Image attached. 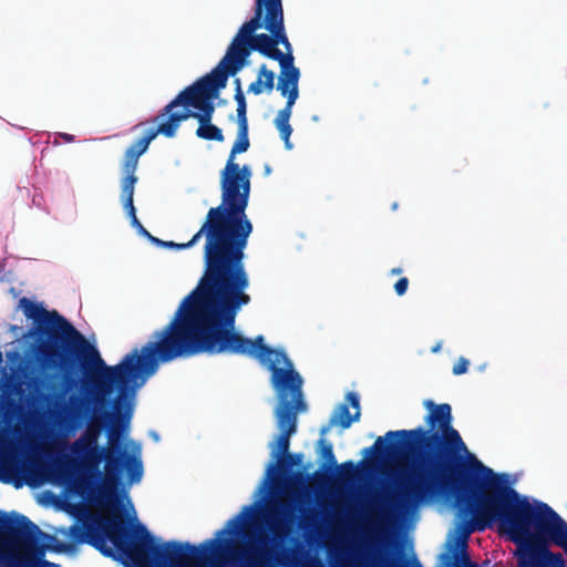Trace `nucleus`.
Wrapping results in <instances>:
<instances>
[{"label": "nucleus", "instance_id": "nucleus-14", "mask_svg": "<svg viewBox=\"0 0 567 567\" xmlns=\"http://www.w3.org/2000/svg\"><path fill=\"white\" fill-rule=\"evenodd\" d=\"M268 536L260 535L256 544H250L244 555L245 567H271L274 550Z\"/></svg>", "mask_w": 567, "mask_h": 567}, {"label": "nucleus", "instance_id": "nucleus-26", "mask_svg": "<svg viewBox=\"0 0 567 567\" xmlns=\"http://www.w3.org/2000/svg\"><path fill=\"white\" fill-rule=\"evenodd\" d=\"M97 419V410H94L93 414V421L89 423L86 430L81 435L83 439L91 441L95 444H99V436L101 434V426L99 424H95V420Z\"/></svg>", "mask_w": 567, "mask_h": 567}, {"label": "nucleus", "instance_id": "nucleus-3", "mask_svg": "<svg viewBox=\"0 0 567 567\" xmlns=\"http://www.w3.org/2000/svg\"><path fill=\"white\" fill-rule=\"evenodd\" d=\"M250 301V296H246L181 303L182 358L198 353L245 355L256 359L271 372V384L278 392L275 415L280 431L271 455L278 462L289 454L290 437L297 431V415L307 408L302 398V379L285 350L267 346L261 334L250 339L235 330L238 312Z\"/></svg>", "mask_w": 567, "mask_h": 567}, {"label": "nucleus", "instance_id": "nucleus-22", "mask_svg": "<svg viewBox=\"0 0 567 567\" xmlns=\"http://www.w3.org/2000/svg\"><path fill=\"white\" fill-rule=\"evenodd\" d=\"M199 126L196 130V136L206 141L223 142V131L212 123V121L198 122Z\"/></svg>", "mask_w": 567, "mask_h": 567}, {"label": "nucleus", "instance_id": "nucleus-28", "mask_svg": "<svg viewBox=\"0 0 567 567\" xmlns=\"http://www.w3.org/2000/svg\"><path fill=\"white\" fill-rule=\"evenodd\" d=\"M123 207L126 210L128 217L131 218V223L134 227L142 228V224L136 217V210L134 207L133 198L123 199Z\"/></svg>", "mask_w": 567, "mask_h": 567}, {"label": "nucleus", "instance_id": "nucleus-19", "mask_svg": "<svg viewBox=\"0 0 567 567\" xmlns=\"http://www.w3.org/2000/svg\"><path fill=\"white\" fill-rule=\"evenodd\" d=\"M274 84L275 73L262 64L259 69L257 80L249 84L248 92L254 93L255 95L261 94L264 90L270 92L274 89Z\"/></svg>", "mask_w": 567, "mask_h": 567}, {"label": "nucleus", "instance_id": "nucleus-4", "mask_svg": "<svg viewBox=\"0 0 567 567\" xmlns=\"http://www.w3.org/2000/svg\"><path fill=\"white\" fill-rule=\"evenodd\" d=\"M249 128H238L225 168L220 173L221 203L209 208L206 220L192 237L196 244L205 236L204 274L182 303L193 305L249 296V276L244 258L252 224L246 215L251 169L235 163L237 154L250 146Z\"/></svg>", "mask_w": 567, "mask_h": 567}, {"label": "nucleus", "instance_id": "nucleus-11", "mask_svg": "<svg viewBox=\"0 0 567 567\" xmlns=\"http://www.w3.org/2000/svg\"><path fill=\"white\" fill-rule=\"evenodd\" d=\"M163 127L164 125L161 123L156 130H148L144 136L138 138L125 151L124 159L122 163V172L124 175H135L140 156H142L147 151L151 142L158 134L171 137L168 132L164 131Z\"/></svg>", "mask_w": 567, "mask_h": 567}, {"label": "nucleus", "instance_id": "nucleus-20", "mask_svg": "<svg viewBox=\"0 0 567 567\" xmlns=\"http://www.w3.org/2000/svg\"><path fill=\"white\" fill-rule=\"evenodd\" d=\"M302 462V454H287L281 457L276 464H270L268 466V475L275 474H286L290 471L292 466L299 465Z\"/></svg>", "mask_w": 567, "mask_h": 567}, {"label": "nucleus", "instance_id": "nucleus-21", "mask_svg": "<svg viewBox=\"0 0 567 567\" xmlns=\"http://www.w3.org/2000/svg\"><path fill=\"white\" fill-rule=\"evenodd\" d=\"M235 83H236L235 101L237 103V116H236L237 127L238 128H249L248 127V118H247V103H246L245 95L241 91L240 80L236 79Z\"/></svg>", "mask_w": 567, "mask_h": 567}, {"label": "nucleus", "instance_id": "nucleus-9", "mask_svg": "<svg viewBox=\"0 0 567 567\" xmlns=\"http://www.w3.org/2000/svg\"><path fill=\"white\" fill-rule=\"evenodd\" d=\"M299 78L300 71L293 65V62H286L280 65L277 90L284 97H287V102L284 109L277 113L274 124L279 131L280 137L287 150L292 148V144L290 142L292 127L289 121L292 114V106L299 97Z\"/></svg>", "mask_w": 567, "mask_h": 567}, {"label": "nucleus", "instance_id": "nucleus-6", "mask_svg": "<svg viewBox=\"0 0 567 567\" xmlns=\"http://www.w3.org/2000/svg\"><path fill=\"white\" fill-rule=\"evenodd\" d=\"M498 523L517 545L519 567H567V522L548 504L520 497L478 519H467L465 537Z\"/></svg>", "mask_w": 567, "mask_h": 567}, {"label": "nucleus", "instance_id": "nucleus-42", "mask_svg": "<svg viewBox=\"0 0 567 567\" xmlns=\"http://www.w3.org/2000/svg\"><path fill=\"white\" fill-rule=\"evenodd\" d=\"M266 173H270V167L266 166Z\"/></svg>", "mask_w": 567, "mask_h": 567}, {"label": "nucleus", "instance_id": "nucleus-34", "mask_svg": "<svg viewBox=\"0 0 567 567\" xmlns=\"http://www.w3.org/2000/svg\"><path fill=\"white\" fill-rule=\"evenodd\" d=\"M339 468L343 471L342 475L344 477H350L355 473V464L352 461H347L342 463Z\"/></svg>", "mask_w": 567, "mask_h": 567}, {"label": "nucleus", "instance_id": "nucleus-10", "mask_svg": "<svg viewBox=\"0 0 567 567\" xmlns=\"http://www.w3.org/2000/svg\"><path fill=\"white\" fill-rule=\"evenodd\" d=\"M252 41L254 51L276 60L279 65L286 62H293L292 48L289 38H246Z\"/></svg>", "mask_w": 567, "mask_h": 567}, {"label": "nucleus", "instance_id": "nucleus-38", "mask_svg": "<svg viewBox=\"0 0 567 567\" xmlns=\"http://www.w3.org/2000/svg\"><path fill=\"white\" fill-rule=\"evenodd\" d=\"M56 472L60 476H63L65 474V471L62 468V466H58Z\"/></svg>", "mask_w": 567, "mask_h": 567}, {"label": "nucleus", "instance_id": "nucleus-29", "mask_svg": "<svg viewBox=\"0 0 567 567\" xmlns=\"http://www.w3.org/2000/svg\"><path fill=\"white\" fill-rule=\"evenodd\" d=\"M320 443L322 444V449H321L322 458H324L329 465L334 466L337 464V461L334 457L332 444L331 443L326 444L322 440L320 441Z\"/></svg>", "mask_w": 567, "mask_h": 567}, {"label": "nucleus", "instance_id": "nucleus-24", "mask_svg": "<svg viewBox=\"0 0 567 567\" xmlns=\"http://www.w3.org/2000/svg\"><path fill=\"white\" fill-rule=\"evenodd\" d=\"M0 470L10 478L18 476L21 472H30L28 466L25 464H21V462L16 457H2L0 460Z\"/></svg>", "mask_w": 567, "mask_h": 567}, {"label": "nucleus", "instance_id": "nucleus-2", "mask_svg": "<svg viewBox=\"0 0 567 567\" xmlns=\"http://www.w3.org/2000/svg\"><path fill=\"white\" fill-rule=\"evenodd\" d=\"M427 427L389 431L364 455L394 454L404 451L414 464L411 476L386 502V508L406 509L434 496L455 492L466 505L461 515L478 519L509 505L522 496L507 484L505 474H496L470 454L460 432L453 426L449 403L425 400Z\"/></svg>", "mask_w": 567, "mask_h": 567}, {"label": "nucleus", "instance_id": "nucleus-5", "mask_svg": "<svg viewBox=\"0 0 567 567\" xmlns=\"http://www.w3.org/2000/svg\"><path fill=\"white\" fill-rule=\"evenodd\" d=\"M251 511V506H245L217 532L216 538L207 539L199 546L177 540L157 544L155 537L142 524L136 526L134 536L130 537L124 522L116 518L99 524H74L70 528V534L75 543L89 544L104 556L114 557L113 549L106 545L109 538L124 559L134 567H185L186 561L207 560L214 551L219 554L221 549L228 547L229 538L224 536L238 533Z\"/></svg>", "mask_w": 567, "mask_h": 567}, {"label": "nucleus", "instance_id": "nucleus-41", "mask_svg": "<svg viewBox=\"0 0 567 567\" xmlns=\"http://www.w3.org/2000/svg\"><path fill=\"white\" fill-rule=\"evenodd\" d=\"M2 361H3L2 352L0 351V364L2 363Z\"/></svg>", "mask_w": 567, "mask_h": 567}, {"label": "nucleus", "instance_id": "nucleus-17", "mask_svg": "<svg viewBox=\"0 0 567 567\" xmlns=\"http://www.w3.org/2000/svg\"><path fill=\"white\" fill-rule=\"evenodd\" d=\"M229 75V68L224 64V69L218 66L198 81L210 97H217L219 90L226 86Z\"/></svg>", "mask_w": 567, "mask_h": 567}, {"label": "nucleus", "instance_id": "nucleus-40", "mask_svg": "<svg viewBox=\"0 0 567 567\" xmlns=\"http://www.w3.org/2000/svg\"><path fill=\"white\" fill-rule=\"evenodd\" d=\"M327 431H328V427L322 429L321 430V435H324L327 433Z\"/></svg>", "mask_w": 567, "mask_h": 567}, {"label": "nucleus", "instance_id": "nucleus-13", "mask_svg": "<svg viewBox=\"0 0 567 567\" xmlns=\"http://www.w3.org/2000/svg\"><path fill=\"white\" fill-rule=\"evenodd\" d=\"M210 97L209 94L205 91L203 85L199 83V81L195 82L194 84L187 86L185 90H183L174 100H172L157 115L156 118L168 116L171 113H174L173 111L177 106H193L194 109L197 107V104H199L204 99Z\"/></svg>", "mask_w": 567, "mask_h": 567}, {"label": "nucleus", "instance_id": "nucleus-36", "mask_svg": "<svg viewBox=\"0 0 567 567\" xmlns=\"http://www.w3.org/2000/svg\"><path fill=\"white\" fill-rule=\"evenodd\" d=\"M61 137L65 141V142H73L74 141V136L71 135V134H68V133H62L61 134Z\"/></svg>", "mask_w": 567, "mask_h": 567}, {"label": "nucleus", "instance_id": "nucleus-35", "mask_svg": "<svg viewBox=\"0 0 567 567\" xmlns=\"http://www.w3.org/2000/svg\"><path fill=\"white\" fill-rule=\"evenodd\" d=\"M346 399L352 408H354L357 411H360V401H359V396L357 393L349 392L347 394Z\"/></svg>", "mask_w": 567, "mask_h": 567}, {"label": "nucleus", "instance_id": "nucleus-43", "mask_svg": "<svg viewBox=\"0 0 567 567\" xmlns=\"http://www.w3.org/2000/svg\"><path fill=\"white\" fill-rule=\"evenodd\" d=\"M439 348H440L439 346H437V347H435V348L433 349V352L439 351Z\"/></svg>", "mask_w": 567, "mask_h": 567}, {"label": "nucleus", "instance_id": "nucleus-30", "mask_svg": "<svg viewBox=\"0 0 567 567\" xmlns=\"http://www.w3.org/2000/svg\"><path fill=\"white\" fill-rule=\"evenodd\" d=\"M468 365H470V361L466 358H464V357L458 358L457 361L453 365V369H452L453 374L461 375V374L466 373Z\"/></svg>", "mask_w": 567, "mask_h": 567}, {"label": "nucleus", "instance_id": "nucleus-18", "mask_svg": "<svg viewBox=\"0 0 567 567\" xmlns=\"http://www.w3.org/2000/svg\"><path fill=\"white\" fill-rule=\"evenodd\" d=\"M226 557L236 559L238 557V550L233 546L229 539V546L221 549L219 554L215 551L208 556L207 560H190L185 563V567H224Z\"/></svg>", "mask_w": 567, "mask_h": 567}, {"label": "nucleus", "instance_id": "nucleus-8", "mask_svg": "<svg viewBox=\"0 0 567 567\" xmlns=\"http://www.w3.org/2000/svg\"><path fill=\"white\" fill-rule=\"evenodd\" d=\"M235 35H286L282 0H255L252 18Z\"/></svg>", "mask_w": 567, "mask_h": 567}, {"label": "nucleus", "instance_id": "nucleus-33", "mask_svg": "<svg viewBox=\"0 0 567 567\" xmlns=\"http://www.w3.org/2000/svg\"><path fill=\"white\" fill-rule=\"evenodd\" d=\"M456 561L462 564L463 567H480L476 563L470 559L466 551L462 550L460 555H456Z\"/></svg>", "mask_w": 567, "mask_h": 567}, {"label": "nucleus", "instance_id": "nucleus-27", "mask_svg": "<svg viewBox=\"0 0 567 567\" xmlns=\"http://www.w3.org/2000/svg\"><path fill=\"white\" fill-rule=\"evenodd\" d=\"M138 229V231L146 236L147 238H150L153 243H156L157 245H163V246H166V247H171V248H176V249H187L189 247H192V245H188L190 244V240L188 243H184V244H176L174 241H162L161 239L152 236L143 226L142 228L140 227H136ZM195 244H193L194 246Z\"/></svg>", "mask_w": 567, "mask_h": 567}, {"label": "nucleus", "instance_id": "nucleus-31", "mask_svg": "<svg viewBox=\"0 0 567 567\" xmlns=\"http://www.w3.org/2000/svg\"><path fill=\"white\" fill-rule=\"evenodd\" d=\"M270 530L272 532L276 538H281L285 535V525L281 520H274L270 524Z\"/></svg>", "mask_w": 567, "mask_h": 567}, {"label": "nucleus", "instance_id": "nucleus-37", "mask_svg": "<svg viewBox=\"0 0 567 567\" xmlns=\"http://www.w3.org/2000/svg\"><path fill=\"white\" fill-rule=\"evenodd\" d=\"M401 272H402V269H401V268H393V269L391 270V275H399V274H401Z\"/></svg>", "mask_w": 567, "mask_h": 567}, {"label": "nucleus", "instance_id": "nucleus-32", "mask_svg": "<svg viewBox=\"0 0 567 567\" xmlns=\"http://www.w3.org/2000/svg\"><path fill=\"white\" fill-rule=\"evenodd\" d=\"M408 287H409V279L406 277H402L395 282L394 290L398 296H403L406 292Z\"/></svg>", "mask_w": 567, "mask_h": 567}, {"label": "nucleus", "instance_id": "nucleus-25", "mask_svg": "<svg viewBox=\"0 0 567 567\" xmlns=\"http://www.w3.org/2000/svg\"><path fill=\"white\" fill-rule=\"evenodd\" d=\"M137 182L136 175H125L121 182L122 200L134 197L135 184Z\"/></svg>", "mask_w": 567, "mask_h": 567}, {"label": "nucleus", "instance_id": "nucleus-39", "mask_svg": "<svg viewBox=\"0 0 567 567\" xmlns=\"http://www.w3.org/2000/svg\"><path fill=\"white\" fill-rule=\"evenodd\" d=\"M413 565L414 567H422L417 560H414Z\"/></svg>", "mask_w": 567, "mask_h": 567}, {"label": "nucleus", "instance_id": "nucleus-7", "mask_svg": "<svg viewBox=\"0 0 567 567\" xmlns=\"http://www.w3.org/2000/svg\"><path fill=\"white\" fill-rule=\"evenodd\" d=\"M48 535L19 513L0 516V567H62L44 559Z\"/></svg>", "mask_w": 567, "mask_h": 567}, {"label": "nucleus", "instance_id": "nucleus-23", "mask_svg": "<svg viewBox=\"0 0 567 567\" xmlns=\"http://www.w3.org/2000/svg\"><path fill=\"white\" fill-rule=\"evenodd\" d=\"M360 419V411H355L353 415L350 414L349 408L347 404H340L334 412V415L331 419L332 424H340L342 429L350 427L353 421H358Z\"/></svg>", "mask_w": 567, "mask_h": 567}, {"label": "nucleus", "instance_id": "nucleus-12", "mask_svg": "<svg viewBox=\"0 0 567 567\" xmlns=\"http://www.w3.org/2000/svg\"><path fill=\"white\" fill-rule=\"evenodd\" d=\"M214 97H205L199 104H197L196 110H198L199 112H192L189 110H185L181 112L171 113L169 117L165 122H163V130L168 132L171 137H174L177 128L179 127V124L189 117H194L198 122L212 121L215 112V105L212 101Z\"/></svg>", "mask_w": 567, "mask_h": 567}, {"label": "nucleus", "instance_id": "nucleus-16", "mask_svg": "<svg viewBox=\"0 0 567 567\" xmlns=\"http://www.w3.org/2000/svg\"><path fill=\"white\" fill-rule=\"evenodd\" d=\"M89 412L84 400L76 394H72L69 398V404L64 405L62 410L60 423L68 430H74L83 423Z\"/></svg>", "mask_w": 567, "mask_h": 567}, {"label": "nucleus", "instance_id": "nucleus-15", "mask_svg": "<svg viewBox=\"0 0 567 567\" xmlns=\"http://www.w3.org/2000/svg\"><path fill=\"white\" fill-rule=\"evenodd\" d=\"M252 45V41L246 38H234L221 61V64H226V68H229L230 74H236L244 66L247 56L254 50Z\"/></svg>", "mask_w": 567, "mask_h": 567}, {"label": "nucleus", "instance_id": "nucleus-1", "mask_svg": "<svg viewBox=\"0 0 567 567\" xmlns=\"http://www.w3.org/2000/svg\"><path fill=\"white\" fill-rule=\"evenodd\" d=\"M19 308L34 323L29 336L34 338L31 350L38 367L43 371H63L66 383L72 385L74 381L69 374L80 362L92 386V402L99 408H110L102 412L107 426L106 447L80 436L72 443L71 452L89 470L97 468L104 461L105 478L97 501L116 508V487L123 471L131 483L140 482L143 476L141 458L126 452L121 435L130 427L137 390L157 372L159 364L182 358V310L178 308L171 322L155 331L141 349L135 348L117 364L107 365L86 338L56 310L49 311L25 297L19 300Z\"/></svg>", "mask_w": 567, "mask_h": 567}]
</instances>
